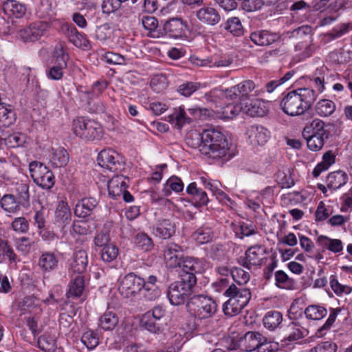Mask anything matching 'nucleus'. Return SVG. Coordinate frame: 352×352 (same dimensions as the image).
<instances>
[{"label":"nucleus","mask_w":352,"mask_h":352,"mask_svg":"<svg viewBox=\"0 0 352 352\" xmlns=\"http://www.w3.org/2000/svg\"><path fill=\"white\" fill-rule=\"evenodd\" d=\"M347 181V174L342 170H337L328 175L326 182L329 188L336 190L343 186Z\"/></svg>","instance_id":"30"},{"label":"nucleus","mask_w":352,"mask_h":352,"mask_svg":"<svg viewBox=\"0 0 352 352\" xmlns=\"http://www.w3.org/2000/svg\"><path fill=\"white\" fill-rule=\"evenodd\" d=\"M13 108L6 103H0V127H8L16 121Z\"/></svg>","instance_id":"29"},{"label":"nucleus","mask_w":352,"mask_h":352,"mask_svg":"<svg viewBox=\"0 0 352 352\" xmlns=\"http://www.w3.org/2000/svg\"><path fill=\"white\" fill-rule=\"evenodd\" d=\"M242 111L252 117H262L267 112L264 102L260 100H254L246 103L243 107Z\"/></svg>","instance_id":"31"},{"label":"nucleus","mask_w":352,"mask_h":352,"mask_svg":"<svg viewBox=\"0 0 352 352\" xmlns=\"http://www.w3.org/2000/svg\"><path fill=\"white\" fill-rule=\"evenodd\" d=\"M81 341L89 349H93L98 345L99 338L96 332L89 330L83 333Z\"/></svg>","instance_id":"58"},{"label":"nucleus","mask_w":352,"mask_h":352,"mask_svg":"<svg viewBox=\"0 0 352 352\" xmlns=\"http://www.w3.org/2000/svg\"><path fill=\"white\" fill-rule=\"evenodd\" d=\"M144 286L145 280L131 272L120 280L118 291L124 298L134 299L141 293Z\"/></svg>","instance_id":"6"},{"label":"nucleus","mask_w":352,"mask_h":352,"mask_svg":"<svg viewBox=\"0 0 352 352\" xmlns=\"http://www.w3.org/2000/svg\"><path fill=\"white\" fill-rule=\"evenodd\" d=\"M248 135L252 145H264L270 138V132L262 126L252 125L248 130Z\"/></svg>","instance_id":"17"},{"label":"nucleus","mask_w":352,"mask_h":352,"mask_svg":"<svg viewBox=\"0 0 352 352\" xmlns=\"http://www.w3.org/2000/svg\"><path fill=\"white\" fill-rule=\"evenodd\" d=\"M197 19L208 25H215L221 21L219 12L212 7H203L196 11Z\"/></svg>","instance_id":"18"},{"label":"nucleus","mask_w":352,"mask_h":352,"mask_svg":"<svg viewBox=\"0 0 352 352\" xmlns=\"http://www.w3.org/2000/svg\"><path fill=\"white\" fill-rule=\"evenodd\" d=\"M194 239L197 243L204 244L210 242L213 238L212 229L208 226L198 228L193 234Z\"/></svg>","instance_id":"48"},{"label":"nucleus","mask_w":352,"mask_h":352,"mask_svg":"<svg viewBox=\"0 0 352 352\" xmlns=\"http://www.w3.org/2000/svg\"><path fill=\"white\" fill-rule=\"evenodd\" d=\"M186 192L192 197L197 206H206L209 199L206 192L198 187L196 182H192L186 188Z\"/></svg>","instance_id":"26"},{"label":"nucleus","mask_w":352,"mask_h":352,"mask_svg":"<svg viewBox=\"0 0 352 352\" xmlns=\"http://www.w3.org/2000/svg\"><path fill=\"white\" fill-rule=\"evenodd\" d=\"M187 24L180 18H171L166 21L164 30L173 38H182L186 32Z\"/></svg>","instance_id":"15"},{"label":"nucleus","mask_w":352,"mask_h":352,"mask_svg":"<svg viewBox=\"0 0 352 352\" xmlns=\"http://www.w3.org/2000/svg\"><path fill=\"white\" fill-rule=\"evenodd\" d=\"M183 248L175 243H167L163 246V257L166 266L175 268L183 256Z\"/></svg>","instance_id":"10"},{"label":"nucleus","mask_w":352,"mask_h":352,"mask_svg":"<svg viewBox=\"0 0 352 352\" xmlns=\"http://www.w3.org/2000/svg\"><path fill=\"white\" fill-rule=\"evenodd\" d=\"M243 107L240 104L229 103L225 107L215 111L216 117L220 119H233L242 111ZM214 111H213V114Z\"/></svg>","instance_id":"35"},{"label":"nucleus","mask_w":352,"mask_h":352,"mask_svg":"<svg viewBox=\"0 0 352 352\" xmlns=\"http://www.w3.org/2000/svg\"><path fill=\"white\" fill-rule=\"evenodd\" d=\"M69 154L67 151L62 147L52 148L50 160L55 167H63L67 164L69 162Z\"/></svg>","instance_id":"38"},{"label":"nucleus","mask_w":352,"mask_h":352,"mask_svg":"<svg viewBox=\"0 0 352 352\" xmlns=\"http://www.w3.org/2000/svg\"><path fill=\"white\" fill-rule=\"evenodd\" d=\"M329 284L331 288L337 296H342L343 294H348L352 291V288L351 287L340 284L335 275H331L330 276Z\"/></svg>","instance_id":"55"},{"label":"nucleus","mask_w":352,"mask_h":352,"mask_svg":"<svg viewBox=\"0 0 352 352\" xmlns=\"http://www.w3.org/2000/svg\"><path fill=\"white\" fill-rule=\"evenodd\" d=\"M74 133L85 141L100 140L103 136V129L98 122L84 117L73 120Z\"/></svg>","instance_id":"4"},{"label":"nucleus","mask_w":352,"mask_h":352,"mask_svg":"<svg viewBox=\"0 0 352 352\" xmlns=\"http://www.w3.org/2000/svg\"><path fill=\"white\" fill-rule=\"evenodd\" d=\"M247 304L240 302L236 300L229 298L223 305V311L225 315L232 317L239 314Z\"/></svg>","instance_id":"45"},{"label":"nucleus","mask_w":352,"mask_h":352,"mask_svg":"<svg viewBox=\"0 0 352 352\" xmlns=\"http://www.w3.org/2000/svg\"><path fill=\"white\" fill-rule=\"evenodd\" d=\"M16 199L21 205L27 204L30 199L29 186L27 184H17L16 188Z\"/></svg>","instance_id":"63"},{"label":"nucleus","mask_w":352,"mask_h":352,"mask_svg":"<svg viewBox=\"0 0 352 352\" xmlns=\"http://www.w3.org/2000/svg\"><path fill=\"white\" fill-rule=\"evenodd\" d=\"M250 38L256 45L269 46L278 41L280 36L267 30H259L252 32Z\"/></svg>","instance_id":"20"},{"label":"nucleus","mask_w":352,"mask_h":352,"mask_svg":"<svg viewBox=\"0 0 352 352\" xmlns=\"http://www.w3.org/2000/svg\"><path fill=\"white\" fill-rule=\"evenodd\" d=\"M97 161L99 166L112 172L124 169L122 157L112 149L102 150L98 155Z\"/></svg>","instance_id":"9"},{"label":"nucleus","mask_w":352,"mask_h":352,"mask_svg":"<svg viewBox=\"0 0 352 352\" xmlns=\"http://www.w3.org/2000/svg\"><path fill=\"white\" fill-rule=\"evenodd\" d=\"M50 28L47 23L38 21L31 24L28 28L20 32V36L25 41H35L47 34Z\"/></svg>","instance_id":"12"},{"label":"nucleus","mask_w":352,"mask_h":352,"mask_svg":"<svg viewBox=\"0 0 352 352\" xmlns=\"http://www.w3.org/2000/svg\"><path fill=\"white\" fill-rule=\"evenodd\" d=\"M283 340L294 342L298 340L307 335L308 331L302 327L298 322H292L283 330Z\"/></svg>","instance_id":"23"},{"label":"nucleus","mask_w":352,"mask_h":352,"mask_svg":"<svg viewBox=\"0 0 352 352\" xmlns=\"http://www.w3.org/2000/svg\"><path fill=\"white\" fill-rule=\"evenodd\" d=\"M327 71L326 67L317 69L312 76L314 87L317 91L322 93L324 89V73Z\"/></svg>","instance_id":"56"},{"label":"nucleus","mask_w":352,"mask_h":352,"mask_svg":"<svg viewBox=\"0 0 352 352\" xmlns=\"http://www.w3.org/2000/svg\"><path fill=\"white\" fill-rule=\"evenodd\" d=\"M98 204V201L96 199L85 197L76 204L74 214L78 217L86 218L93 214Z\"/></svg>","instance_id":"16"},{"label":"nucleus","mask_w":352,"mask_h":352,"mask_svg":"<svg viewBox=\"0 0 352 352\" xmlns=\"http://www.w3.org/2000/svg\"><path fill=\"white\" fill-rule=\"evenodd\" d=\"M266 341V338L261 333L256 331L247 332L243 340L245 350L247 351H252L255 349H258L259 346L263 342Z\"/></svg>","instance_id":"24"},{"label":"nucleus","mask_w":352,"mask_h":352,"mask_svg":"<svg viewBox=\"0 0 352 352\" xmlns=\"http://www.w3.org/2000/svg\"><path fill=\"white\" fill-rule=\"evenodd\" d=\"M30 176L34 182L43 189H50L55 183L53 173L47 166L37 161H33L29 164Z\"/></svg>","instance_id":"7"},{"label":"nucleus","mask_w":352,"mask_h":352,"mask_svg":"<svg viewBox=\"0 0 352 352\" xmlns=\"http://www.w3.org/2000/svg\"><path fill=\"white\" fill-rule=\"evenodd\" d=\"M58 259L53 252H45L42 253L38 260V265L41 270L50 272L57 267Z\"/></svg>","instance_id":"34"},{"label":"nucleus","mask_w":352,"mask_h":352,"mask_svg":"<svg viewBox=\"0 0 352 352\" xmlns=\"http://www.w3.org/2000/svg\"><path fill=\"white\" fill-rule=\"evenodd\" d=\"M1 208L6 212L15 213L21 209V204L12 194H6L0 200Z\"/></svg>","instance_id":"39"},{"label":"nucleus","mask_w":352,"mask_h":352,"mask_svg":"<svg viewBox=\"0 0 352 352\" xmlns=\"http://www.w3.org/2000/svg\"><path fill=\"white\" fill-rule=\"evenodd\" d=\"M134 242L138 248L146 252L151 250L153 247V240L146 233L137 234Z\"/></svg>","instance_id":"54"},{"label":"nucleus","mask_w":352,"mask_h":352,"mask_svg":"<svg viewBox=\"0 0 352 352\" xmlns=\"http://www.w3.org/2000/svg\"><path fill=\"white\" fill-rule=\"evenodd\" d=\"M153 232L158 238L168 239L175 232V224L169 219H163L153 228Z\"/></svg>","instance_id":"25"},{"label":"nucleus","mask_w":352,"mask_h":352,"mask_svg":"<svg viewBox=\"0 0 352 352\" xmlns=\"http://www.w3.org/2000/svg\"><path fill=\"white\" fill-rule=\"evenodd\" d=\"M6 145L11 148L19 147L25 143V136L19 133L9 135L3 140Z\"/></svg>","instance_id":"64"},{"label":"nucleus","mask_w":352,"mask_h":352,"mask_svg":"<svg viewBox=\"0 0 352 352\" xmlns=\"http://www.w3.org/2000/svg\"><path fill=\"white\" fill-rule=\"evenodd\" d=\"M168 121L177 129H181L184 124L190 123L192 120V118L186 116L184 109L181 107L178 109H175L174 111L168 116Z\"/></svg>","instance_id":"36"},{"label":"nucleus","mask_w":352,"mask_h":352,"mask_svg":"<svg viewBox=\"0 0 352 352\" xmlns=\"http://www.w3.org/2000/svg\"><path fill=\"white\" fill-rule=\"evenodd\" d=\"M72 218V213L67 203L60 201L55 211L54 221L58 226L64 228Z\"/></svg>","instance_id":"27"},{"label":"nucleus","mask_w":352,"mask_h":352,"mask_svg":"<svg viewBox=\"0 0 352 352\" xmlns=\"http://www.w3.org/2000/svg\"><path fill=\"white\" fill-rule=\"evenodd\" d=\"M118 323V317L116 313L106 311L99 320L100 327L104 331L113 330Z\"/></svg>","instance_id":"42"},{"label":"nucleus","mask_w":352,"mask_h":352,"mask_svg":"<svg viewBox=\"0 0 352 352\" xmlns=\"http://www.w3.org/2000/svg\"><path fill=\"white\" fill-rule=\"evenodd\" d=\"M332 213L333 209L329 206H327L323 201H320L315 212L316 221H322L326 219L328 220V218Z\"/></svg>","instance_id":"61"},{"label":"nucleus","mask_w":352,"mask_h":352,"mask_svg":"<svg viewBox=\"0 0 352 352\" xmlns=\"http://www.w3.org/2000/svg\"><path fill=\"white\" fill-rule=\"evenodd\" d=\"M253 91H254L255 96H259L264 93V90L258 89L252 80H247L227 89L222 94L228 100H234L237 98H247Z\"/></svg>","instance_id":"8"},{"label":"nucleus","mask_w":352,"mask_h":352,"mask_svg":"<svg viewBox=\"0 0 352 352\" xmlns=\"http://www.w3.org/2000/svg\"><path fill=\"white\" fill-rule=\"evenodd\" d=\"M34 244V241L26 236H22L15 240L16 249L23 254H28Z\"/></svg>","instance_id":"57"},{"label":"nucleus","mask_w":352,"mask_h":352,"mask_svg":"<svg viewBox=\"0 0 352 352\" xmlns=\"http://www.w3.org/2000/svg\"><path fill=\"white\" fill-rule=\"evenodd\" d=\"M143 297L148 301H153L159 298L161 295V292L156 285L146 284L142 288L141 292Z\"/></svg>","instance_id":"60"},{"label":"nucleus","mask_w":352,"mask_h":352,"mask_svg":"<svg viewBox=\"0 0 352 352\" xmlns=\"http://www.w3.org/2000/svg\"><path fill=\"white\" fill-rule=\"evenodd\" d=\"M224 295L229 298L234 299L240 302L248 304L251 298V292L249 289L243 286H236L231 284L224 292Z\"/></svg>","instance_id":"21"},{"label":"nucleus","mask_w":352,"mask_h":352,"mask_svg":"<svg viewBox=\"0 0 352 352\" xmlns=\"http://www.w3.org/2000/svg\"><path fill=\"white\" fill-rule=\"evenodd\" d=\"M184 184L180 178L176 176L170 177L164 184L162 190L163 195L168 197L171 195V190L175 192H182L184 190Z\"/></svg>","instance_id":"41"},{"label":"nucleus","mask_w":352,"mask_h":352,"mask_svg":"<svg viewBox=\"0 0 352 352\" xmlns=\"http://www.w3.org/2000/svg\"><path fill=\"white\" fill-rule=\"evenodd\" d=\"M142 26L148 32V36L153 38L159 37V33L157 30L158 27L157 19L153 16L146 15L141 19Z\"/></svg>","instance_id":"44"},{"label":"nucleus","mask_w":352,"mask_h":352,"mask_svg":"<svg viewBox=\"0 0 352 352\" xmlns=\"http://www.w3.org/2000/svg\"><path fill=\"white\" fill-rule=\"evenodd\" d=\"M140 325L153 333H158L162 331L163 322L152 318L148 312L145 313L140 320Z\"/></svg>","instance_id":"37"},{"label":"nucleus","mask_w":352,"mask_h":352,"mask_svg":"<svg viewBox=\"0 0 352 352\" xmlns=\"http://www.w3.org/2000/svg\"><path fill=\"white\" fill-rule=\"evenodd\" d=\"M231 275L233 280L241 286L250 280V274L242 268L235 267L231 271Z\"/></svg>","instance_id":"62"},{"label":"nucleus","mask_w":352,"mask_h":352,"mask_svg":"<svg viewBox=\"0 0 352 352\" xmlns=\"http://www.w3.org/2000/svg\"><path fill=\"white\" fill-rule=\"evenodd\" d=\"M201 149V154L208 158L228 160L232 156L227 137L215 128L204 130V146Z\"/></svg>","instance_id":"1"},{"label":"nucleus","mask_w":352,"mask_h":352,"mask_svg":"<svg viewBox=\"0 0 352 352\" xmlns=\"http://www.w3.org/2000/svg\"><path fill=\"white\" fill-rule=\"evenodd\" d=\"M88 264L87 252L80 250L74 252L70 263L69 273L73 275H84Z\"/></svg>","instance_id":"14"},{"label":"nucleus","mask_w":352,"mask_h":352,"mask_svg":"<svg viewBox=\"0 0 352 352\" xmlns=\"http://www.w3.org/2000/svg\"><path fill=\"white\" fill-rule=\"evenodd\" d=\"M317 98L316 91L310 88H299L289 91L282 99L280 106L287 115L296 116L309 110Z\"/></svg>","instance_id":"2"},{"label":"nucleus","mask_w":352,"mask_h":352,"mask_svg":"<svg viewBox=\"0 0 352 352\" xmlns=\"http://www.w3.org/2000/svg\"><path fill=\"white\" fill-rule=\"evenodd\" d=\"M65 34L69 41L76 47H86L89 45L88 40L74 25L67 26Z\"/></svg>","instance_id":"32"},{"label":"nucleus","mask_w":352,"mask_h":352,"mask_svg":"<svg viewBox=\"0 0 352 352\" xmlns=\"http://www.w3.org/2000/svg\"><path fill=\"white\" fill-rule=\"evenodd\" d=\"M352 30V23H342L323 35L324 43L338 39Z\"/></svg>","instance_id":"28"},{"label":"nucleus","mask_w":352,"mask_h":352,"mask_svg":"<svg viewBox=\"0 0 352 352\" xmlns=\"http://www.w3.org/2000/svg\"><path fill=\"white\" fill-rule=\"evenodd\" d=\"M177 267L181 268L182 270L180 274L181 278H184L185 275H188L189 276H192L197 280L195 274L202 272L204 270V262L197 258L182 256Z\"/></svg>","instance_id":"11"},{"label":"nucleus","mask_w":352,"mask_h":352,"mask_svg":"<svg viewBox=\"0 0 352 352\" xmlns=\"http://www.w3.org/2000/svg\"><path fill=\"white\" fill-rule=\"evenodd\" d=\"M276 180L281 188H289L294 186V182L290 176L289 169L278 170L275 175Z\"/></svg>","instance_id":"52"},{"label":"nucleus","mask_w":352,"mask_h":352,"mask_svg":"<svg viewBox=\"0 0 352 352\" xmlns=\"http://www.w3.org/2000/svg\"><path fill=\"white\" fill-rule=\"evenodd\" d=\"M316 110L320 116L327 117L335 111L336 104L331 100L323 99L317 103Z\"/></svg>","instance_id":"47"},{"label":"nucleus","mask_w":352,"mask_h":352,"mask_svg":"<svg viewBox=\"0 0 352 352\" xmlns=\"http://www.w3.org/2000/svg\"><path fill=\"white\" fill-rule=\"evenodd\" d=\"M112 34L113 28L111 24L106 23L96 28L95 37L98 41L104 43L111 38Z\"/></svg>","instance_id":"49"},{"label":"nucleus","mask_w":352,"mask_h":352,"mask_svg":"<svg viewBox=\"0 0 352 352\" xmlns=\"http://www.w3.org/2000/svg\"><path fill=\"white\" fill-rule=\"evenodd\" d=\"M186 144L193 148H198L201 153V147L204 146V131L201 133L197 131L190 132L186 137Z\"/></svg>","instance_id":"51"},{"label":"nucleus","mask_w":352,"mask_h":352,"mask_svg":"<svg viewBox=\"0 0 352 352\" xmlns=\"http://www.w3.org/2000/svg\"><path fill=\"white\" fill-rule=\"evenodd\" d=\"M196 285V280L192 276L185 275L178 281L171 283L168 287L167 296L173 305H180L185 302L188 297L192 293Z\"/></svg>","instance_id":"5"},{"label":"nucleus","mask_w":352,"mask_h":352,"mask_svg":"<svg viewBox=\"0 0 352 352\" xmlns=\"http://www.w3.org/2000/svg\"><path fill=\"white\" fill-rule=\"evenodd\" d=\"M327 314V309L319 305H309L305 310L306 318L310 320H320Z\"/></svg>","instance_id":"50"},{"label":"nucleus","mask_w":352,"mask_h":352,"mask_svg":"<svg viewBox=\"0 0 352 352\" xmlns=\"http://www.w3.org/2000/svg\"><path fill=\"white\" fill-rule=\"evenodd\" d=\"M126 180L128 179L123 175H116L109 181L108 191L112 198L117 199L122 196L128 187Z\"/></svg>","instance_id":"22"},{"label":"nucleus","mask_w":352,"mask_h":352,"mask_svg":"<svg viewBox=\"0 0 352 352\" xmlns=\"http://www.w3.org/2000/svg\"><path fill=\"white\" fill-rule=\"evenodd\" d=\"M118 255V248L113 243L105 245L101 250V258L104 262H111L115 260Z\"/></svg>","instance_id":"59"},{"label":"nucleus","mask_w":352,"mask_h":352,"mask_svg":"<svg viewBox=\"0 0 352 352\" xmlns=\"http://www.w3.org/2000/svg\"><path fill=\"white\" fill-rule=\"evenodd\" d=\"M283 322V314L276 310L267 311L263 319L264 327L273 331L278 328Z\"/></svg>","instance_id":"33"},{"label":"nucleus","mask_w":352,"mask_h":352,"mask_svg":"<svg viewBox=\"0 0 352 352\" xmlns=\"http://www.w3.org/2000/svg\"><path fill=\"white\" fill-rule=\"evenodd\" d=\"M72 280L67 292L68 298H79L85 296V275L71 274Z\"/></svg>","instance_id":"19"},{"label":"nucleus","mask_w":352,"mask_h":352,"mask_svg":"<svg viewBox=\"0 0 352 352\" xmlns=\"http://www.w3.org/2000/svg\"><path fill=\"white\" fill-rule=\"evenodd\" d=\"M190 315L198 320L212 318L217 310V305L211 298L204 295H194L187 303Z\"/></svg>","instance_id":"3"},{"label":"nucleus","mask_w":352,"mask_h":352,"mask_svg":"<svg viewBox=\"0 0 352 352\" xmlns=\"http://www.w3.org/2000/svg\"><path fill=\"white\" fill-rule=\"evenodd\" d=\"M317 243L334 253L340 252L343 249L342 243L340 239H332L324 235L317 238Z\"/></svg>","instance_id":"40"},{"label":"nucleus","mask_w":352,"mask_h":352,"mask_svg":"<svg viewBox=\"0 0 352 352\" xmlns=\"http://www.w3.org/2000/svg\"><path fill=\"white\" fill-rule=\"evenodd\" d=\"M294 48L295 52H298L302 58L310 57L316 50L311 40L299 42Z\"/></svg>","instance_id":"46"},{"label":"nucleus","mask_w":352,"mask_h":352,"mask_svg":"<svg viewBox=\"0 0 352 352\" xmlns=\"http://www.w3.org/2000/svg\"><path fill=\"white\" fill-rule=\"evenodd\" d=\"M275 285L276 287L284 289H293L295 287L294 280L289 278L283 270L275 272Z\"/></svg>","instance_id":"43"},{"label":"nucleus","mask_w":352,"mask_h":352,"mask_svg":"<svg viewBox=\"0 0 352 352\" xmlns=\"http://www.w3.org/2000/svg\"><path fill=\"white\" fill-rule=\"evenodd\" d=\"M263 253L264 250L261 245L252 246L245 252V257L239 258V263L250 270L252 266L261 265Z\"/></svg>","instance_id":"13"},{"label":"nucleus","mask_w":352,"mask_h":352,"mask_svg":"<svg viewBox=\"0 0 352 352\" xmlns=\"http://www.w3.org/2000/svg\"><path fill=\"white\" fill-rule=\"evenodd\" d=\"M225 29L236 36H239L243 33L242 24L238 17L228 19L225 24Z\"/></svg>","instance_id":"53"}]
</instances>
